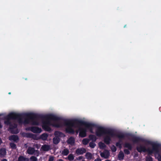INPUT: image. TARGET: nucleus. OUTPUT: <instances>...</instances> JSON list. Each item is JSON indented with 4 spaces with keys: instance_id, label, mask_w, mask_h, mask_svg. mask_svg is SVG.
<instances>
[{
    "instance_id": "obj_25",
    "label": "nucleus",
    "mask_w": 161,
    "mask_h": 161,
    "mask_svg": "<svg viewBox=\"0 0 161 161\" xmlns=\"http://www.w3.org/2000/svg\"><path fill=\"white\" fill-rule=\"evenodd\" d=\"M9 145L10 147V148H12V149H15L17 148L16 145L14 143H13V142L10 143Z\"/></svg>"
},
{
    "instance_id": "obj_29",
    "label": "nucleus",
    "mask_w": 161,
    "mask_h": 161,
    "mask_svg": "<svg viewBox=\"0 0 161 161\" xmlns=\"http://www.w3.org/2000/svg\"><path fill=\"white\" fill-rule=\"evenodd\" d=\"M68 158L69 161H72L74 159V157L72 154H69L68 157Z\"/></svg>"
},
{
    "instance_id": "obj_24",
    "label": "nucleus",
    "mask_w": 161,
    "mask_h": 161,
    "mask_svg": "<svg viewBox=\"0 0 161 161\" xmlns=\"http://www.w3.org/2000/svg\"><path fill=\"white\" fill-rule=\"evenodd\" d=\"M17 126V125L15 123L11 124L9 125V128L11 130H12L13 129L16 128Z\"/></svg>"
},
{
    "instance_id": "obj_32",
    "label": "nucleus",
    "mask_w": 161,
    "mask_h": 161,
    "mask_svg": "<svg viewBox=\"0 0 161 161\" xmlns=\"http://www.w3.org/2000/svg\"><path fill=\"white\" fill-rule=\"evenodd\" d=\"M104 154L105 156V158H108L110 155L109 151L107 150L106 152H104Z\"/></svg>"
},
{
    "instance_id": "obj_13",
    "label": "nucleus",
    "mask_w": 161,
    "mask_h": 161,
    "mask_svg": "<svg viewBox=\"0 0 161 161\" xmlns=\"http://www.w3.org/2000/svg\"><path fill=\"white\" fill-rule=\"evenodd\" d=\"M10 140H13L14 142H17L19 140V138L17 135H12L9 137Z\"/></svg>"
},
{
    "instance_id": "obj_44",
    "label": "nucleus",
    "mask_w": 161,
    "mask_h": 161,
    "mask_svg": "<svg viewBox=\"0 0 161 161\" xmlns=\"http://www.w3.org/2000/svg\"><path fill=\"white\" fill-rule=\"evenodd\" d=\"M2 127V126L1 124V123H0V128H1Z\"/></svg>"
},
{
    "instance_id": "obj_14",
    "label": "nucleus",
    "mask_w": 161,
    "mask_h": 161,
    "mask_svg": "<svg viewBox=\"0 0 161 161\" xmlns=\"http://www.w3.org/2000/svg\"><path fill=\"white\" fill-rule=\"evenodd\" d=\"M75 139L74 137H70L67 140V142L68 144L72 145L75 143Z\"/></svg>"
},
{
    "instance_id": "obj_35",
    "label": "nucleus",
    "mask_w": 161,
    "mask_h": 161,
    "mask_svg": "<svg viewBox=\"0 0 161 161\" xmlns=\"http://www.w3.org/2000/svg\"><path fill=\"white\" fill-rule=\"evenodd\" d=\"M122 143L117 142L115 144L116 146L118 147L120 149H121L122 148Z\"/></svg>"
},
{
    "instance_id": "obj_5",
    "label": "nucleus",
    "mask_w": 161,
    "mask_h": 161,
    "mask_svg": "<svg viewBox=\"0 0 161 161\" xmlns=\"http://www.w3.org/2000/svg\"><path fill=\"white\" fill-rule=\"evenodd\" d=\"M27 114H20L12 112L9 114L5 119H6L4 121V123L7 125H10L11 124L10 120L11 119H17L19 123H22V118L26 116Z\"/></svg>"
},
{
    "instance_id": "obj_47",
    "label": "nucleus",
    "mask_w": 161,
    "mask_h": 161,
    "mask_svg": "<svg viewBox=\"0 0 161 161\" xmlns=\"http://www.w3.org/2000/svg\"><path fill=\"white\" fill-rule=\"evenodd\" d=\"M2 115V114H0V117Z\"/></svg>"
},
{
    "instance_id": "obj_48",
    "label": "nucleus",
    "mask_w": 161,
    "mask_h": 161,
    "mask_svg": "<svg viewBox=\"0 0 161 161\" xmlns=\"http://www.w3.org/2000/svg\"><path fill=\"white\" fill-rule=\"evenodd\" d=\"M8 94H11V93H10V92H9V93H8Z\"/></svg>"
},
{
    "instance_id": "obj_23",
    "label": "nucleus",
    "mask_w": 161,
    "mask_h": 161,
    "mask_svg": "<svg viewBox=\"0 0 161 161\" xmlns=\"http://www.w3.org/2000/svg\"><path fill=\"white\" fill-rule=\"evenodd\" d=\"M89 137L91 140H92L94 142H95L97 140L96 137L94 135H89Z\"/></svg>"
},
{
    "instance_id": "obj_38",
    "label": "nucleus",
    "mask_w": 161,
    "mask_h": 161,
    "mask_svg": "<svg viewBox=\"0 0 161 161\" xmlns=\"http://www.w3.org/2000/svg\"><path fill=\"white\" fill-rule=\"evenodd\" d=\"M100 155H101V157H103L105 158V155L104 152H103V153H101L100 154Z\"/></svg>"
},
{
    "instance_id": "obj_37",
    "label": "nucleus",
    "mask_w": 161,
    "mask_h": 161,
    "mask_svg": "<svg viewBox=\"0 0 161 161\" xmlns=\"http://www.w3.org/2000/svg\"><path fill=\"white\" fill-rule=\"evenodd\" d=\"M54 160V158L53 156H51L49 157L48 161H53Z\"/></svg>"
},
{
    "instance_id": "obj_33",
    "label": "nucleus",
    "mask_w": 161,
    "mask_h": 161,
    "mask_svg": "<svg viewBox=\"0 0 161 161\" xmlns=\"http://www.w3.org/2000/svg\"><path fill=\"white\" fill-rule=\"evenodd\" d=\"M146 161H153V158L150 156H147L146 158Z\"/></svg>"
},
{
    "instance_id": "obj_39",
    "label": "nucleus",
    "mask_w": 161,
    "mask_h": 161,
    "mask_svg": "<svg viewBox=\"0 0 161 161\" xmlns=\"http://www.w3.org/2000/svg\"><path fill=\"white\" fill-rule=\"evenodd\" d=\"M124 138H125V137L124 138H119V140L118 142H119V143H122V140L121 139H124Z\"/></svg>"
},
{
    "instance_id": "obj_45",
    "label": "nucleus",
    "mask_w": 161,
    "mask_h": 161,
    "mask_svg": "<svg viewBox=\"0 0 161 161\" xmlns=\"http://www.w3.org/2000/svg\"><path fill=\"white\" fill-rule=\"evenodd\" d=\"M79 131V130H78V129L77 130H76V133H77V134H78Z\"/></svg>"
},
{
    "instance_id": "obj_3",
    "label": "nucleus",
    "mask_w": 161,
    "mask_h": 161,
    "mask_svg": "<svg viewBox=\"0 0 161 161\" xmlns=\"http://www.w3.org/2000/svg\"><path fill=\"white\" fill-rule=\"evenodd\" d=\"M129 134L130 135L128 136H131L132 141L134 143H137L140 142H141L152 146L151 149H147L145 146L142 145L137 146L136 147V149L138 152L141 153L142 152L144 153L147 152L149 155H151L152 154L153 150H157V146L155 145L156 143L145 139L130 134Z\"/></svg>"
},
{
    "instance_id": "obj_41",
    "label": "nucleus",
    "mask_w": 161,
    "mask_h": 161,
    "mask_svg": "<svg viewBox=\"0 0 161 161\" xmlns=\"http://www.w3.org/2000/svg\"><path fill=\"white\" fill-rule=\"evenodd\" d=\"M1 161H8V160L6 159H2Z\"/></svg>"
},
{
    "instance_id": "obj_16",
    "label": "nucleus",
    "mask_w": 161,
    "mask_h": 161,
    "mask_svg": "<svg viewBox=\"0 0 161 161\" xmlns=\"http://www.w3.org/2000/svg\"><path fill=\"white\" fill-rule=\"evenodd\" d=\"M35 149L33 147H29L27 150V153L29 154H33L35 152Z\"/></svg>"
},
{
    "instance_id": "obj_4",
    "label": "nucleus",
    "mask_w": 161,
    "mask_h": 161,
    "mask_svg": "<svg viewBox=\"0 0 161 161\" xmlns=\"http://www.w3.org/2000/svg\"><path fill=\"white\" fill-rule=\"evenodd\" d=\"M106 134L111 136V137H116L119 138L128 137L130 135L129 133H116L113 130L108 129L102 126L97 127L96 131V135L97 136H101Z\"/></svg>"
},
{
    "instance_id": "obj_21",
    "label": "nucleus",
    "mask_w": 161,
    "mask_h": 161,
    "mask_svg": "<svg viewBox=\"0 0 161 161\" xmlns=\"http://www.w3.org/2000/svg\"><path fill=\"white\" fill-rule=\"evenodd\" d=\"M29 160L27 158H25L24 157L20 156L19 157L18 161H28Z\"/></svg>"
},
{
    "instance_id": "obj_31",
    "label": "nucleus",
    "mask_w": 161,
    "mask_h": 161,
    "mask_svg": "<svg viewBox=\"0 0 161 161\" xmlns=\"http://www.w3.org/2000/svg\"><path fill=\"white\" fill-rule=\"evenodd\" d=\"M31 161H37V159L36 157L35 156H32L30 158Z\"/></svg>"
},
{
    "instance_id": "obj_34",
    "label": "nucleus",
    "mask_w": 161,
    "mask_h": 161,
    "mask_svg": "<svg viewBox=\"0 0 161 161\" xmlns=\"http://www.w3.org/2000/svg\"><path fill=\"white\" fill-rule=\"evenodd\" d=\"M111 150L113 152H115L117 150L116 147L114 145H113L111 147Z\"/></svg>"
},
{
    "instance_id": "obj_15",
    "label": "nucleus",
    "mask_w": 161,
    "mask_h": 161,
    "mask_svg": "<svg viewBox=\"0 0 161 161\" xmlns=\"http://www.w3.org/2000/svg\"><path fill=\"white\" fill-rule=\"evenodd\" d=\"M48 135L46 133H44L42 134L39 138L40 139H41L43 141H46Z\"/></svg>"
},
{
    "instance_id": "obj_11",
    "label": "nucleus",
    "mask_w": 161,
    "mask_h": 161,
    "mask_svg": "<svg viewBox=\"0 0 161 161\" xmlns=\"http://www.w3.org/2000/svg\"><path fill=\"white\" fill-rule=\"evenodd\" d=\"M86 149L83 147L77 148L75 151L76 153L79 155L83 154L86 153Z\"/></svg>"
},
{
    "instance_id": "obj_17",
    "label": "nucleus",
    "mask_w": 161,
    "mask_h": 161,
    "mask_svg": "<svg viewBox=\"0 0 161 161\" xmlns=\"http://www.w3.org/2000/svg\"><path fill=\"white\" fill-rule=\"evenodd\" d=\"M6 153V151L5 148H3L0 149V157L4 156Z\"/></svg>"
},
{
    "instance_id": "obj_42",
    "label": "nucleus",
    "mask_w": 161,
    "mask_h": 161,
    "mask_svg": "<svg viewBox=\"0 0 161 161\" xmlns=\"http://www.w3.org/2000/svg\"><path fill=\"white\" fill-rule=\"evenodd\" d=\"M2 142V141L1 138H0V145L1 144Z\"/></svg>"
},
{
    "instance_id": "obj_9",
    "label": "nucleus",
    "mask_w": 161,
    "mask_h": 161,
    "mask_svg": "<svg viewBox=\"0 0 161 161\" xmlns=\"http://www.w3.org/2000/svg\"><path fill=\"white\" fill-rule=\"evenodd\" d=\"M34 133H40L42 132V129L38 127L33 126L29 127L26 129Z\"/></svg>"
},
{
    "instance_id": "obj_22",
    "label": "nucleus",
    "mask_w": 161,
    "mask_h": 161,
    "mask_svg": "<svg viewBox=\"0 0 161 161\" xmlns=\"http://www.w3.org/2000/svg\"><path fill=\"white\" fill-rule=\"evenodd\" d=\"M69 153V150L67 148L64 149L62 153V154L64 156L67 155Z\"/></svg>"
},
{
    "instance_id": "obj_49",
    "label": "nucleus",
    "mask_w": 161,
    "mask_h": 161,
    "mask_svg": "<svg viewBox=\"0 0 161 161\" xmlns=\"http://www.w3.org/2000/svg\"><path fill=\"white\" fill-rule=\"evenodd\" d=\"M126 25H125V26H124V27H126Z\"/></svg>"
},
{
    "instance_id": "obj_40",
    "label": "nucleus",
    "mask_w": 161,
    "mask_h": 161,
    "mask_svg": "<svg viewBox=\"0 0 161 161\" xmlns=\"http://www.w3.org/2000/svg\"><path fill=\"white\" fill-rule=\"evenodd\" d=\"M94 161H102L101 159L99 158H97L96 159H95Z\"/></svg>"
},
{
    "instance_id": "obj_30",
    "label": "nucleus",
    "mask_w": 161,
    "mask_h": 161,
    "mask_svg": "<svg viewBox=\"0 0 161 161\" xmlns=\"http://www.w3.org/2000/svg\"><path fill=\"white\" fill-rule=\"evenodd\" d=\"M89 146L92 148H94L96 146V144L93 142H91L89 143Z\"/></svg>"
},
{
    "instance_id": "obj_26",
    "label": "nucleus",
    "mask_w": 161,
    "mask_h": 161,
    "mask_svg": "<svg viewBox=\"0 0 161 161\" xmlns=\"http://www.w3.org/2000/svg\"><path fill=\"white\" fill-rule=\"evenodd\" d=\"M98 145L99 147L101 149L104 148L106 147V145L102 142H99Z\"/></svg>"
},
{
    "instance_id": "obj_43",
    "label": "nucleus",
    "mask_w": 161,
    "mask_h": 161,
    "mask_svg": "<svg viewBox=\"0 0 161 161\" xmlns=\"http://www.w3.org/2000/svg\"><path fill=\"white\" fill-rule=\"evenodd\" d=\"M57 161H64L63 159H58Z\"/></svg>"
},
{
    "instance_id": "obj_12",
    "label": "nucleus",
    "mask_w": 161,
    "mask_h": 161,
    "mask_svg": "<svg viewBox=\"0 0 161 161\" xmlns=\"http://www.w3.org/2000/svg\"><path fill=\"white\" fill-rule=\"evenodd\" d=\"M111 136L108 135L106 136L104 138V142L107 145L109 144L111 140Z\"/></svg>"
},
{
    "instance_id": "obj_7",
    "label": "nucleus",
    "mask_w": 161,
    "mask_h": 161,
    "mask_svg": "<svg viewBox=\"0 0 161 161\" xmlns=\"http://www.w3.org/2000/svg\"><path fill=\"white\" fill-rule=\"evenodd\" d=\"M124 147L125 148H127V149H125L124 150V153L126 155H128L130 153V151L132 150L133 147L132 145L130 143L125 142L124 145Z\"/></svg>"
},
{
    "instance_id": "obj_46",
    "label": "nucleus",
    "mask_w": 161,
    "mask_h": 161,
    "mask_svg": "<svg viewBox=\"0 0 161 161\" xmlns=\"http://www.w3.org/2000/svg\"><path fill=\"white\" fill-rule=\"evenodd\" d=\"M105 161H110L109 160L107 159V160H105Z\"/></svg>"
},
{
    "instance_id": "obj_8",
    "label": "nucleus",
    "mask_w": 161,
    "mask_h": 161,
    "mask_svg": "<svg viewBox=\"0 0 161 161\" xmlns=\"http://www.w3.org/2000/svg\"><path fill=\"white\" fill-rule=\"evenodd\" d=\"M63 134V133L59 131H56L55 132V136L53 139V142L54 144H57L60 141V139L58 137Z\"/></svg>"
},
{
    "instance_id": "obj_6",
    "label": "nucleus",
    "mask_w": 161,
    "mask_h": 161,
    "mask_svg": "<svg viewBox=\"0 0 161 161\" xmlns=\"http://www.w3.org/2000/svg\"><path fill=\"white\" fill-rule=\"evenodd\" d=\"M155 145L157 146V150H153L152 154L154 153L156 158L158 159V161H161V155L159 153V149L161 145L159 143H156Z\"/></svg>"
},
{
    "instance_id": "obj_36",
    "label": "nucleus",
    "mask_w": 161,
    "mask_h": 161,
    "mask_svg": "<svg viewBox=\"0 0 161 161\" xmlns=\"http://www.w3.org/2000/svg\"><path fill=\"white\" fill-rule=\"evenodd\" d=\"M54 126L56 127H60L61 126V125L59 123H56L54 124Z\"/></svg>"
},
{
    "instance_id": "obj_1",
    "label": "nucleus",
    "mask_w": 161,
    "mask_h": 161,
    "mask_svg": "<svg viewBox=\"0 0 161 161\" xmlns=\"http://www.w3.org/2000/svg\"><path fill=\"white\" fill-rule=\"evenodd\" d=\"M63 123L64 125L66 127L65 129L66 132L71 134H74L75 133V130L73 127L84 125L85 128L80 127H79L78 128L79 131V136L82 138L86 136L87 129L89 130L91 133H93V128L96 126V125L94 124L77 119H64Z\"/></svg>"
},
{
    "instance_id": "obj_19",
    "label": "nucleus",
    "mask_w": 161,
    "mask_h": 161,
    "mask_svg": "<svg viewBox=\"0 0 161 161\" xmlns=\"http://www.w3.org/2000/svg\"><path fill=\"white\" fill-rule=\"evenodd\" d=\"M41 148L43 151H47L49 150L50 146L47 145H44L42 146Z\"/></svg>"
},
{
    "instance_id": "obj_18",
    "label": "nucleus",
    "mask_w": 161,
    "mask_h": 161,
    "mask_svg": "<svg viewBox=\"0 0 161 161\" xmlns=\"http://www.w3.org/2000/svg\"><path fill=\"white\" fill-rule=\"evenodd\" d=\"M124 153L122 151H120L118 155V158L119 160H122L124 159Z\"/></svg>"
},
{
    "instance_id": "obj_28",
    "label": "nucleus",
    "mask_w": 161,
    "mask_h": 161,
    "mask_svg": "<svg viewBox=\"0 0 161 161\" xmlns=\"http://www.w3.org/2000/svg\"><path fill=\"white\" fill-rule=\"evenodd\" d=\"M89 140L88 139L85 138L82 140V143L85 145H87L89 142Z\"/></svg>"
},
{
    "instance_id": "obj_27",
    "label": "nucleus",
    "mask_w": 161,
    "mask_h": 161,
    "mask_svg": "<svg viewBox=\"0 0 161 161\" xmlns=\"http://www.w3.org/2000/svg\"><path fill=\"white\" fill-rule=\"evenodd\" d=\"M25 117H26L27 118V119H25V120L24 121V123L25 124H28L29 123V119H30L31 120L32 122V120L31 119H30L28 118L27 117H26V116H24L22 118V119Z\"/></svg>"
},
{
    "instance_id": "obj_10",
    "label": "nucleus",
    "mask_w": 161,
    "mask_h": 161,
    "mask_svg": "<svg viewBox=\"0 0 161 161\" xmlns=\"http://www.w3.org/2000/svg\"><path fill=\"white\" fill-rule=\"evenodd\" d=\"M22 136L24 137H26L28 138H32L34 140L37 139H36V136L35 134H33L31 133H22Z\"/></svg>"
},
{
    "instance_id": "obj_2",
    "label": "nucleus",
    "mask_w": 161,
    "mask_h": 161,
    "mask_svg": "<svg viewBox=\"0 0 161 161\" xmlns=\"http://www.w3.org/2000/svg\"><path fill=\"white\" fill-rule=\"evenodd\" d=\"M27 117L32 120V125H38L39 123L38 120L40 119L42 120H46L45 121H43L42 128L45 131H49L51 129L49 125H51L50 120L58 121L60 120V117L53 114L43 115L33 113H27L26 114Z\"/></svg>"
},
{
    "instance_id": "obj_20",
    "label": "nucleus",
    "mask_w": 161,
    "mask_h": 161,
    "mask_svg": "<svg viewBox=\"0 0 161 161\" xmlns=\"http://www.w3.org/2000/svg\"><path fill=\"white\" fill-rule=\"evenodd\" d=\"M85 156L87 159L90 160L92 159V155L91 153L88 152L86 153Z\"/></svg>"
}]
</instances>
